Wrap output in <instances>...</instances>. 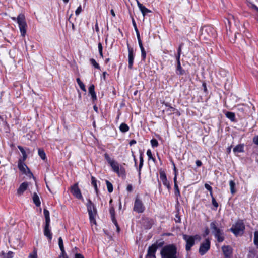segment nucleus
<instances>
[{"instance_id": "nucleus-32", "label": "nucleus", "mask_w": 258, "mask_h": 258, "mask_svg": "<svg viewBox=\"0 0 258 258\" xmlns=\"http://www.w3.org/2000/svg\"><path fill=\"white\" fill-rule=\"evenodd\" d=\"M106 184L107 188L108 191L109 193H111L113 190V187L112 183L109 182L108 180H106Z\"/></svg>"}, {"instance_id": "nucleus-35", "label": "nucleus", "mask_w": 258, "mask_h": 258, "mask_svg": "<svg viewBox=\"0 0 258 258\" xmlns=\"http://www.w3.org/2000/svg\"><path fill=\"white\" fill-rule=\"evenodd\" d=\"M254 244L257 246L258 249V231H256L254 233Z\"/></svg>"}, {"instance_id": "nucleus-18", "label": "nucleus", "mask_w": 258, "mask_h": 258, "mask_svg": "<svg viewBox=\"0 0 258 258\" xmlns=\"http://www.w3.org/2000/svg\"><path fill=\"white\" fill-rule=\"evenodd\" d=\"M28 183L26 182H23L17 189V194L19 195H22L28 187Z\"/></svg>"}, {"instance_id": "nucleus-46", "label": "nucleus", "mask_w": 258, "mask_h": 258, "mask_svg": "<svg viewBox=\"0 0 258 258\" xmlns=\"http://www.w3.org/2000/svg\"><path fill=\"white\" fill-rule=\"evenodd\" d=\"M253 143L256 145L258 146V135L255 136L253 138Z\"/></svg>"}, {"instance_id": "nucleus-49", "label": "nucleus", "mask_w": 258, "mask_h": 258, "mask_svg": "<svg viewBox=\"0 0 258 258\" xmlns=\"http://www.w3.org/2000/svg\"><path fill=\"white\" fill-rule=\"evenodd\" d=\"M229 247L228 246H223L222 249L224 253L228 252L229 250Z\"/></svg>"}, {"instance_id": "nucleus-4", "label": "nucleus", "mask_w": 258, "mask_h": 258, "mask_svg": "<svg viewBox=\"0 0 258 258\" xmlns=\"http://www.w3.org/2000/svg\"><path fill=\"white\" fill-rule=\"evenodd\" d=\"M86 206L90 222L96 224L95 216L97 215V211L95 206L90 199L88 200Z\"/></svg>"}, {"instance_id": "nucleus-60", "label": "nucleus", "mask_w": 258, "mask_h": 258, "mask_svg": "<svg viewBox=\"0 0 258 258\" xmlns=\"http://www.w3.org/2000/svg\"><path fill=\"white\" fill-rule=\"evenodd\" d=\"M132 22H133V24L135 31H138L136 22L134 19H133V20H132Z\"/></svg>"}, {"instance_id": "nucleus-3", "label": "nucleus", "mask_w": 258, "mask_h": 258, "mask_svg": "<svg viewBox=\"0 0 258 258\" xmlns=\"http://www.w3.org/2000/svg\"><path fill=\"white\" fill-rule=\"evenodd\" d=\"M210 228L212 229V232L217 239L218 242H222L224 240V232L217 226L216 222H212L210 223Z\"/></svg>"}, {"instance_id": "nucleus-8", "label": "nucleus", "mask_w": 258, "mask_h": 258, "mask_svg": "<svg viewBox=\"0 0 258 258\" xmlns=\"http://www.w3.org/2000/svg\"><path fill=\"white\" fill-rule=\"evenodd\" d=\"M112 170L117 173L119 176H125V169L121 167L119 168V165L118 163L114 161L110 164Z\"/></svg>"}, {"instance_id": "nucleus-1", "label": "nucleus", "mask_w": 258, "mask_h": 258, "mask_svg": "<svg viewBox=\"0 0 258 258\" xmlns=\"http://www.w3.org/2000/svg\"><path fill=\"white\" fill-rule=\"evenodd\" d=\"M160 254L161 258H177V248L174 244L166 245L163 247Z\"/></svg>"}, {"instance_id": "nucleus-23", "label": "nucleus", "mask_w": 258, "mask_h": 258, "mask_svg": "<svg viewBox=\"0 0 258 258\" xmlns=\"http://www.w3.org/2000/svg\"><path fill=\"white\" fill-rule=\"evenodd\" d=\"M225 115L226 117H227L228 119H229L232 122H235L236 119H235V115L234 112H227Z\"/></svg>"}, {"instance_id": "nucleus-62", "label": "nucleus", "mask_w": 258, "mask_h": 258, "mask_svg": "<svg viewBox=\"0 0 258 258\" xmlns=\"http://www.w3.org/2000/svg\"><path fill=\"white\" fill-rule=\"evenodd\" d=\"M196 164L198 167H200L202 165V162L199 160H198L196 161Z\"/></svg>"}, {"instance_id": "nucleus-58", "label": "nucleus", "mask_w": 258, "mask_h": 258, "mask_svg": "<svg viewBox=\"0 0 258 258\" xmlns=\"http://www.w3.org/2000/svg\"><path fill=\"white\" fill-rule=\"evenodd\" d=\"M172 164L174 166V176H176V178H177V169H176V168L175 167V165L174 164V163L173 162H172Z\"/></svg>"}, {"instance_id": "nucleus-64", "label": "nucleus", "mask_w": 258, "mask_h": 258, "mask_svg": "<svg viewBox=\"0 0 258 258\" xmlns=\"http://www.w3.org/2000/svg\"><path fill=\"white\" fill-rule=\"evenodd\" d=\"M58 258H68L66 253L62 254V253H60Z\"/></svg>"}, {"instance_id": "nucleus-52", "label": "nucleus", "mask_w": 258, "mask_h": 258, "mask_svg": "<svg viewBox=\"0 0 258 258\" xmlns=\"http://www.w3.org/2000/svg\"><path fill=\"white\" fill-rule=\"evenodd\" d=\"M59 248L61 251L60 253H62V254L66 253L65 252L64 247L63 245H60V246H59Z\"/></svg>"}, {"instance_id": "nucleus-54", "label": "nucleus", "mask_w": 258, "mask_h": 258, "mask_svg": "<svg viewBox=\"0 0 258 258\" xmlns=\"http://www.w3.org/2000/svg\"><path fill=\"white\" fill-rule=\"evenodd\" d=\"M126 190L128 192H132L133 191V186H132V184H128L127 186Z\"/></svg>"}, {"instance_id": "nucleus-14", "label": "nucleus", "mask_w": 258, "mask_h": 258, "mask_svg": "<svg viewBox=\"0 0 258 258\" xmlns=\"http://www.w3.org/2000/svg\"><path fill=\"white\" fill-rule=\"evenodd\" d=\"M50 223H45L44 226V235L45 236L49 241H51L52 239V233L50 229Z\"/></svg>"}, {"instance_id": "nucleus-33", "label": "nucleus", "mask_w": 258, "mask_h": 258, "mask_svg": "<svg viewBox=\"0 0 258 258\" xmlns=\"http://www.w3.org/2000/svg\"><path fill=\"white\" fill-rule=\"evenodd\" d=\"M91 64L96 69L100 70V67L94 58L90 59Z\"/></svg>"}, {"instance_id": "nucleus-10", "label": "nucleus", "mask_w": 258, "mask_h": 258, "mask_svg": "<svg viewBox=\"0 0 258 258\" xmlns=\"http://www.w3.org/2000/svg\"><path fill=\"white\" fill-rule=\"evenodd\" d=\"M213 29L210 26H204L201 29V36L204 39H208V37L212 35Z\"/></svg>"}, {"instance_id": "nucleus-29", "label": "nucleus", "mask_w": 258, "mask_h": 258, "mask_svg": "<svg viewBox=\"0 0 258 258\" xmlns=\"http://www.w3.org/2000/svg\"><path fill=\"white\" fill-rule=\"evenodd\" d=\"M119 129L121 132L125 133L129 130V127L126 123H122L119 126Z\"/></svg>"}, {"instance_id": "nucleus-47", "label": "nucleus", "mask_w": 258, "mask_h": 258, "mask_svg": "<svg viewBox=\"0 0 258 258\" xmlns=\"http://www.w3.org/2000/svg\"><path fill=\"white\" fill-rule=\"evenodd\" d=\"M81 11H82L81 6H80L79 7H78V8L77 9V10L75 11L76 15H78L79 14H80V13L81 12Z\"/></svg>"}, {"instance_id": "nucleus-12", "label": "nucleus", "mask_w": 258, "mask_h": 258, "mask_svg": "<svg viewBox=\"0 0 258 258\" xmlns=\"http://www.w3.org/2000/svg\"><path fill=\"white\" fill-rule=\"evenodd\" d=\"M71 192L72 194V195H74L77 199H83V197L81 193V190L78 187V183H75L71 187Z\"/></svg>"}, {"instance_id": "nucleus-59", "label": "nucleus", "mask_w": 258, "mask_h": 258, "mask_svg": "<svg viewBox=\"0 0 258 258\" xmlns=\"http://www.w3.org/2000/svg\"><path fill=\"white\" fill-rule=\"evenodd\" d=\"M139 158H140V163H143L144 159H143V153H140Z\"/></svg>"}, {"instance_id": "nucleus-16", "label": "nucleus", "mask_w": 258, "mask_h": 258, "mask_svg": "<svg viewBox=\"0 0 258 258\" xmlns=\"http://www.w3.org/2000/svg\"><path fill=\"white\" fill-rule=\"evenodd\" d=\"M137 4L140 10L141 11L144 16L147 15L148 13L151 12V10L146 8L143 4L140 3L138 1H137Z\"/></svg>"}, {"instance_id": "nucleus-63", "label": "nucleus", "mask_w": 258, "mask_h": 258, "mask_svg": "<svg viewBox=\"0 0 258 258\" xmlns=\"http://www.w3.org/2000/svg\"><path fill=\"white\" fill-rule=\"evenodd\" d=\"M58 245L59 246L63 245V240L61 237L58 238Z\"/></svg>"}, {"instance_id": "nucleus-43", "label": "nucleus", "mask_w": 258, "mask_h": 258, "mask_svg": "<svg viewBox=\"0 0 258 258\" xmlns=\"http://www.w3.org/2000/svg\"><path fill=\"white\" fill-rule=\"evenodd\" d=\"M29 258H37L36 250H34L33 254H30Z\"/></svg>"}, {"instance_id": "nucleus-57", "label": "nucleus", "mask_w": 258, "mask_h": 258, "mask_svg": "<svg viewBox=\"0 0 258 258\" xmlns=\"http://www.w3.org/2000/svg\"><path fill=\"white\" fill-rule=\"evenodd\" d=\"M111 217V220L113 222V223L114 224V225L115 226H117V221L115 219V216H113V217Z\"/></svg>"}, {"instance_id": "nucleus-27", "label": "nucleus", "mask_w": 258, "mask_h": 258, "mask_svg": "<svg viewBox=\"0 0 258 258\" xmlns=\"http://www.w3.org/2000/svg\"><path fill=\"white\" fill-rule=\"evenodd\" d=\"M229 185H230V192L233 195L236 192L235 190V183L233 180H230L229 181Z\"/></svg>"}, {"instance_id": "nucleus-53", "label": "nucleus", "mask_w": 258, "mask_h": 258, "mask_svg": "<svg viewBox=\"0 0 258 258\" xmlns=\"http://www.w3.org/2000/svg\"><path fill=\"white\" fill-rule=\"evenodd\" d=\"M99 52L103 51V47L101 42H99L98 44Z\"/></svg>"}, {"instance_id": "nucleus-19", "label": "nucleus", "mask_w": 258, "mask_h": 258, "mask_svg": "<svg viewBox=\"0 0 258 258\" xmlns=\"http://www.w3.org/2000/svg\"><path fill=\"white\" fill-rule=\"evenodd\" d=\"M89 93L91 96V98L93 101L97 100V96L95 92V86L92 84L89 87Z\"/></svg>"}, {"instance_id": "nucleus-55", "label": "nucleus", "mask_w": 258, "mask_h": 258, "mask_svg": "<svg viewBox=\"0 0 258 258\" xmlns=\"http://www.w3.org/2000/svg\"><path fill=\"white\" fill-rule=\"evenodd\" d=\"M153 244H156L157 246H158V247H161L163 246L164 244V242H160L159 243H158V242H156V243H154Z\"/></svg>"}, {"instance_id": "nucleus-40", "label": "nucleus", "mask_w": 258, "mask_h": 258, "mask_svg": "<svg viewBox=\"0 0 258 258\" xmlns=\"http://www.w3.org/2000/svg\"><path fill=\"white\" fill-rule=\"evenodd\" d=\"M212 205H213V206L215 207V210H216L217 208V207H218V203L217 202V201H216V199L214 197H212Z\"/></svg>"}, {"instance_id": "nucleus-42", "label": "nucleus", "mask_w": 258, "mask_h": 258, "mask_svg": "<svg viewBox=\"0 0 258 258\" xmlns=\"http://www.w3.org/2000/svg\"><path fill=\"white\" fill-rule=\"evenodd\" d=\"M109 212L111 215V217H113V216H115V209L113 207L111 206L110 207L109 209Z\"/></svg>"}, {"instance_id": "nucleus-25", "label": "nucleus", "mask_w": 258, "mask_h": 258, "mask_svg": "<svg viewBox=\"0 0 258 258\" xmlns=\"http://www.w3.org/2000/svg\"><path fill=\"white\" fill-rule=\"evenodd\" d=\"M43 213L45 217V223H50V219L49 216V212L46 209H44L43 210Z\"/></svg>"}, {"instance_id": "nucleus-26", "label": "nucleus", "mask_w": 258, "mask_h": 258, "mask_svg": "<svg viewBox=\"0 0 258 258\" xmlns=\"http://www.w3.org/2000/svg\"><path fill=\"white\" fill-rule=\"evenodd\" d=\"M185 73V71L182 69L180 62H179V64H177L176 67V73L178 75H183Z\"/></svg>"}, {"instance_id": "nucleus-50", "label": "nucleus", "mask_w": 258, "mask_h": 258, "mask_svg": "<svg viewBox=\"0 0 258 258\" xmlns=\"http://www.w3.org/2000/svg\"><path fill=\"white\" fill-rule=\"evenodd\" d=\"M183 44L181 43L177 49V55H181V48L183 46Z\"/></svg>"}, {"instance_id": "nucleus-56", "label": "nucleus", "mask_w": 258, "mask_h": 258, "mask_svg": "<svg viewBox=\"0 0 258 258\" xmlns=\"http://www.w3.org/2000/svg\"><path fill=\"white\" fill-rule=\"evenodd\" d=\"M111 217V220L113 222V223L114 224V225L115 226H117V221L115 219V216H113V217Z\"/></svg>"}, {"instance_id": "nucleus-45", "label": "nucleus", "mask_w": 258, "mask_h": 258, "mask_svg": "<svg viewBox=\"0 0 258 258\" xmlns=\"http://www.w3.org/2000/svg\"><path fill=\"white\" fill-rule=\"evenodd\" d=\"M136 35H137V37L138 43H142V42L141 41V38H140V33H139V30L136 31Z\"/></svg>"}, {"instance_id": "nucleus-30", "label": "nucleus", "mask_w": 258, "mask_h": 258, "mask_svg": "<svg viewBox=\"0 0 258 258\" xmlns=\"http://www.w3.org/2000/svg\"><path fill=\"white\" fill-rule=\"evenodd\" d=\"M76 81L81 89L83 91L86 92V90L85 88V86L84 84V83L81 81L80 79L79 78H77Z\"/></svg>"}, {"instance_id": "nucleus-48", "label": "nucleus", "mask_w": 258, "mask_h": 258, "mask_svg": "<svg viewBox=\"0 0 258 258\" xmlns=\"http://www.w3.org/2000/svg\"><path fill=\"white\" fill-rule=\"evenodd\" d=\"M143 166V163H139V168H138V172H139V177H140V175H141V169H142Z\"/></svg>"}, {"instance_id": "nucleus-21", "label": "nucleus", "mask_w": 258, "mask_h": 258, "mask_svg": "<svg viewBox=\"0 0 258 258\" xmlns=\"http://www.w3.org/2000/svg\"><path fill=\"white\" fill-rule=\"evenodd\" d=\"M233 151L234 153L244 152V144L237 145L233 148Z\"/></svg>"}, {"instance_id": "nucleus-51", "label": "nucleus", "mask_w": 258, "mask_h": 258, "mask_svg": "<svg viewBox=\"0 0 258 258\" xmlns=\"http://www.w3.org/2000/svg\"><path fill=\"white\" fill-rule=\"evenodd\" d=\"M204 186L208 191L212 190V187L207 183H205Z\"/></svg>"}, {"instance_id": "nucleus-9", "label": "nucleus", "mask_w": 258, "mask_h": 258, "mask_svg": "<svg viewBox=\"0 0 258 258\" xmlns=\"http://www.w3.org/2000/svg\"><path fill=\"white\" fill-rule=\"evenodd\" d=\"M211 246V242L209 239H206L204 242H202L199 249V252L201 255L206 254L210 249Z\"/></svg>"}, {"instance_id": "nucleus-17", "label": "nucleus", "mask_w": 258, "mask_h": 258, "mask_svg": "<svg viewBox=\"0 0 258 258\" xmlns=\"http://www.w3.org/2000/svg\"><path fill=\"white\" fill-rule=\"evenodd\" d=\"M18 148L19 149V150L21 151V153L22 154V157L21 158H20L19 160H21L22 161H25L27 158V155L26 151L29 152V149L27 148L26 150L24 149V148L21 146H18Z\"/></svg>"}, {"instance_id": "nucleus-37", "label": "nucleus", "mask_w": 258, "mask_h": 258, "mask_svg": "<svg viewBox=\"0 0 258 258\" xmlns=\"http://www.w3.org/2000/svg\"><path fill=\"white\" fill-rule=\"evenodd\" d=\"M104 157L109 165L114 161V160L111 159L109 155L106 153L104 154Z\"/></svg>"}, {"instance_id": "nucleus-2", "label": "nucleus", "mask_w": 258, "mask_h": 258, "mask_svg": "<svg viewBox=\"0 0 258 258\" xmlns=\"http://www.w3.org/2000/svg\"><path fill=\"white\" fill-rule=\"evenodd\" d=\"M12 19L14 21H17L19 25L21 35L24 37L26 33V28L27 25L25 20V17L23 14H20L17 18L12 17Z\"/></svg>"}, {"instance_id": "nucleus-22", "label": "nucleus", "mask_w": 258, "mask_h": 258, "mask_svg": "<svg viewBox=\"0 0 258 258\" xmlns=\"http://www.w3.org/2000/svg\"><path fill=\"white\" fill-rule=\"evenodd\" d=\"M33 201L34 203L37 207L40 206L41 202L39 199V197L36 193H34L33 196Z\"/></svg>"}, {"instance_id": "nucleus-38", "label": "nucleus", "mask_w": 258, "mask_h": 258, "mask_svg": "<svg viewBox=\"0 0 258 258\" xmlns=\"http://www.w3.org/2000/svg\"><path fill=\"white\" fill-rule=\"evenodd\" d=\"M151 144L152 147H157L158 146V141L155 139H152L151 140Z\"/></svg>"}, {"instance_id": "nucleus-31", "label": "nucleus", "mask_w": 258, "mask_h": 258, "mask_svg": "<svg viewBox=\"0 0 258 258\" xmlns=\"http://www.w3.org/2000/svg\"><path fill=\"white\" fill-rule=\"evenodd\" d=\"M1 255L4 256V258H13L14 256V253L12 251H9L7 253L5 254L4 252H1Z\"/></svg>"}, {"instance_id": "nucleus-5", "label": "nucleus", "mask_w": 258, "mask_h": 258, "mask_svg": "<svg viewBox=\"0 0 258 258\" xmlns=\"http://www.w3.org/2000/svg\"><path fill=\"white\" fill-rule=\"evenodd\" d=\"M245 229V225L242 220H239L236 222L234 225H233L232 227L230 229V231L233 234L237 236L243 234Z\"/></svg>"}, {"instance_id": "nucleus-7", "label": "nucleus", "mask_w": 258, "mask_h": 258, "mask_svg": "<svg viewBox=\"0 0 258 258\" xmlns=\"http://www.w3.org/2000/svg\"><path fill=\"white\" fill-rule=\"evenodd\" d=\"M145 210V207L142 200L137 196L135 198L133 210L138 213H142Z\"/></svg>"}, {"instance_id": "nucleus-15", "label": "nucleus", "mask_w": 258, "mask_h": 258, "mask_svg": "<svg viewBox=\"0 0 258 258\" xmlns=\"http://www.w3.org/2000/svg\"><path fill=\"white\" fill-rule=\"evenodd\" d=\"M25 161H22L21 160H18V167L20 171L24 174H26V168H27L28 170V172L32 174L29 168L27 167V166L24 163Z\"/></svg>"}, {"instance_id": "nucleus-13", "label": "nucleus", "mask_w": 258, "mask_h": 258, "mask_svg": "<svg viewBox=\"0 0 258 258\" xmlns=\"http://www.w3.org/2000/svg\"><path fill=\"white\" fill-rule=\"evenodd\" d=\"M127 49L128 51V68L131 70L133 69V66L134 60V49L133 48L131 47L128 44H127Z\"/></svg>"}, {"instance_id": "nucleus-24", "label": "nucleus", "mask_w": 258, "mask_h": 258, "mask_svg": "<svg viewBox=\"0 0 258 258\" xmlns=\"http://www.w3.org/2000/svg\"><path fill=\"white\" fill-rule=\"evenodd\" d=\"M91 184L94 187L96 194L98 195L99 190L97 185V180L94 176H91Z\"/></svg>"}, {"instance_id": "nucleus-6", "label": "nucleus", "mask_w": 258, "mask_h": 258, "mask_svg": "<svg viewBox=\"0 0 258 258\" xmlns=\"http://www.w3.org/2000/svg\"><path fill=\"white\" fill-rule=\"evenodd\" d=\"M182 237L183 240L186 242L185 249L187 251L190 250L191 247L195 245V240L200 238L198 235L190 236L183 234Z\"/></svg>"}, {"instance_id": "nucleus-20", "label": "nucleus", "mask_w": 258, "mask_h": 258, "mask_svg": "<svg viewBox=\"0 0 258 258\" xmlns=\"http://www.w3.org/2000/svg\"><path fill=\"white\" fill-rule=\"evenodd\" d=\"M173 180H174V194H175V195L177 197H180V193L179 189L178 188V186L177 185L176 176H175L174 177Z\"/></svg>"}, {"instance_id": "nucleus-34", "label": "nucleus", "mask_w": 258, "mask_h": 258, "mask_svg": "<svg viewBox=\"0 0 258 258\" xmlns=\"http://www.w3.org/2000/svg\"><path fill=\"white\" fill-rule=\"evenodd\" d=\"M38 155L42 160H45L46 159V154L43 149H38Z\"/></svg>"}, {"instance_id": "nucleus-36", "label": "nucleus", "mask_w": 258, "mask_h": 258, "mask_svg": "<svg viewBox=\"0 0 258 258\" xmlns=\"http://www.w3.org/2000/svg\"><path fill=\"white\" fill-rule=\"evenodd\" d=\"M147 155L148 157L149 160L151 159L153 160L154 162H155L156 159L154 157H153L151 151L150 149H148L147 151Z\"/></svg>"}, {"instance_id": "nucleus-41", "label": "nucleus", "mask_w": 258, "mask_h": 258, "mask_svg": "<svg viewBox=\"0 0 258 258\" xmlns=\"http://www.w3.org/2000/svg\"><path fill=\"white\" fill-rule=\"evenodd\" d=\"M164 185L167 187V188L169 189L170 188V185L169 182L167 180V179L164 180L162 181Z\"/></svg>"}, {"instance_id": "nucleus-44", "label": "nucleus", "mask_w": 258, "mask_h": 258, "mask_svg": "<svg viewBox=\"0 0 258 258\" xmlns=\"http://www.w3.org/2000/svg\"><path fill=\"white\" fill-rule=\"evenodd\" d=\"M175 221L176 223L181 222V218L178 214L175 215Z\"/></svg>"}, {"instance_id": "nucleus-39", "label": "nucleus", "mask_w": 258, "mask_h": 258, "mask_svg": "<svg viewBox=\"0 0 258 258\" xmlns=\"http://www.w3.org/2000/svg\"><path fill=\"white\" fill-rule=\"evenodd\" d=\"M160 178L162 181L167 179L166 174L164 171L160 172Z\"/></svg>"}, {"instance_id": "nucleus-11", "label": "nucleus", "mask_w": 258, "mask_h": 258, "mask_svg": "<svg viewBox=\"0 0 258 258\" xmlns=\"http://www.w3.org/2000/svg\"><path fill=\"white\" fill-rule=\"evenodd\" d=\"M158 249V246L156 244H152L148 247L146 258H156V252Z\"/></svg>"}, {"instance_id": "nucleus-28", "label": "nucleus", "mask_w": 258, "mask_h": 258, "mask_svg": "<svg viewBox=\"0 0 258 258\" xmlns=\"http://www.w3.org/2000/svg\"><path fill=\"white\" fill-rule=\"evenodd\" d=\"M139 47L141 51V56L143 60H145L146 57V52L143 47L142 43H139Z\"/></svg>"}, {"instance_id": "nucleus-61", "label": "nucleus", "mask_w": 258, "mask_h": 258, "mask_svg": "<svg viewBox=\"0 0 258 258\" xmlns=\"http://www.w3.org/2000/svg\"><path fill=\"white\" fill-rule=\"evenodd\" d=\"M75 258H84V257L80 253H76L75 254Z\"/></svg>"}]
</instances>
